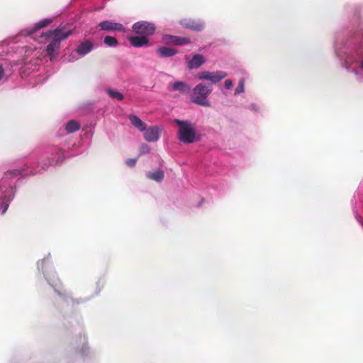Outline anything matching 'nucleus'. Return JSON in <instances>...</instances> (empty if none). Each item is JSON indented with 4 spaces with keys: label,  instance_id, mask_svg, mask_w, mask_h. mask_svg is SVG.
<instances>
[{
    "label": "nucleus",
    "instance_id": "f257e3e1",
    "mask_svg": "<svg viewBox=\"0 0 363 363\" xmlns=\"http://www.w3.org/2000/svg\"><path fill=\"white\" fill-rule=\"evenodd\" d=\"M52 22V18L42 19L37 22L33 28L22 32V35L37 40L39 44L45 45L44 51L50 57L51 60L57 55L61 41L72 33V30L65 26L49 30L47 33L40 31L41 28L48 26Z\"/></svg>",
    "mask_w": 363,
    "mask_h": 363
},
{
    "label": "nucleus",
    "instance_id": "f03ea898",
    "mask_svg": "<svg viewBox=\"0 0 363 363\" xmlns=\"http://www.w3.org/2000/svg\"><path fill=\"white\" fill-rule=\"evenodd\" d=\"M340 64L346 71L352 74L355 79L363 82V47L355 45L335 50Z\"/></svg>",
    "mask_w": 363,
    "mask_h": 363
},
{
    "label": "nucleus",
    "instance_id": "7ed1b4c3",
    "mask_svg": "<svg viewBox=\"0 0 363 363\" xmlns=\"http://www.w3.org/2000/svg\"><path fill=\"white\" fill-rule=\"evenodd\" d=\"M40 172L41 170L33 168L31 164H26L23 168L21 169H13L8 171L5 177L1 180L0 182V200L3 201V203L1 207V215L6 212L9 206V203L13 200L14 197V191L13 188L14 182L10 179H11L13 177H25Z\"/></svg>",
    "mask_w": 363,
    "mask_h": 363
},
{
    "label": "nucleus",
    "instance_id": "20e7f679",
    "mask_svg": "<svg viewBox=\"0 0 363 363\" xmlns=\"http://www.w3.org/2000/svg\"><path fill=\"white\" fill-rule=\"evenodd\" d=\"M178 126V138L184 143L190 144L200 140L194 125L189 121L175 119Z\"/></svg>",
    "mask_w": 363,
    "mask_h": 363
},
{
    "label": "nucleus",
    "instance_id": "39448f33",
    "mask_svg": "<svg viewBox=\"0 0 363 363\" xmlns=\"http://www.w3.org/2000/svg\"><path fill=\"white\" fill-rule=\"evenodd\" d=\"M212 90L213 88L210 84H198L192 90L191 101L200 106H209L210 103L207 98Z\"/></svg>",
    "mask_w": 363,
    "mask_h": 363
},
{
    "label": "nucleus",
    "instance_id": "423d86ee",
    "mask_svg": "<svg viewBox=\"0 0 363 363\" xmlns=\"http://www.w3.org/2000/svg\"><path fill=\"white\" fill-rule=\"evenodd\" d=\"M93 48V43L89 40H85L79 43L76 49L71 52L68 57V60L70 62L76 61L89 53Z\"/></svg>",
    "mask_w": 363,
    "mask_h": 363
},
{
    "label": "nucleus",
    "instance_id": "0eeeda50",
    "mask_svg": "<svg viewBox=\"0 0 363 363\" xmlns=\"http://www.w3.org/2000/svg\"><path fill=\"white\" fill-rule=\"evenodd\" d=\"M65 158L64 151L57 147H51L47 152V159L48 160V164H44L42 166V170H46L49 166L55 165L61 162Z\"/></svg>",
    "mask_w": 363,
    "mask_h": 363
},
{
    "label": "nucleus",
    "instance_id": "6e6552de",
    "mask_svg": "<svg viewBox=\"0 0 363 363\" xmlns=\"http://www.w3.org/2000/svg\"><path fill=\"white\" fill-rule=\"evenodd\" d=\"M228 74L225 71H203L197 74V79L210 82L211 84H216L225 79Z\"/></svg>",
    "mask_w": 363,
    "mask_h": 363
},
{
    "label": "nucleus",
    "instance_id": "1a4fd4ad",
    "mask_svg": "<svg viewBox=\"0 0 363 363\" xmlns=\"http://www.w3.org/2000/svg\"><path fill=\"white\" fill-rule=\"evenodd\" d=\"M133 30L137 35H146L147 37H149L154 33L155 27L154 24L151 23L147 21H139L133 24Z\"/></svg>",
    "mask_w": 363,
    "mask_h": 363
},
{
    "label": "nucleus",
    "instance_id": "9d476101",
    "mask_svg": "<svg viewBox=\"0 0 363 363\" xmlns=\"http://www.w3.org/2000/svg\"><path fill=\"white\" fill-rule=\"evenodd\" d=\"M99 26L101 30L107 31V32L115 31V30L120 31V32L125 31V28L122 24L115 23L113 21H102L99 24Z\"/></svg>",
    "mask_w": 363,
    "mask_h": 363
},
{
    "label": "nucleus",
    "instance_id": "9b49d317",
    "mask_svg": "<svg viewBox=\"0 0 363 363\" xmlns=\"http://www.w3.org/2000/svg\"><path fill=\"white\" fill-rule=\"evenodd\" d=\"M181 25L186 28L196 31L202 30L204 28V23L199 20L184 19L181 21Z\"/></svg>",
    "mask_w": 363,
    "mask_h": 363
},
{
    "label": "nucleus",
    "instance_id": "f8f14e48",
    "mask_svg": "<svg viewBox=\"0 0 363 363\" xmlns=\"http://www.w3.org/2000/svg\"><path fill=\"white\" fill-rule=\"evenodd\" d=\"M144 132V138L149 143L156 142L160 136V129L157 126H153L148 129H145Z\"/></svg>",
    "mask_w": 363,
    "mask_h": 363
},
{
    "label": "nucleus",
    "instance_id": "ddd939ff",
    "mask_svg": "<svg viewBox=\"0 0 363 363\" xmlns=\"http://www.w3.org/2000/svg\"><path fill=\"white\" fill-rule=\"evenodd\" d=\"M12 72V67L9 63L0 64V84L6 82Z\"/></svg>",
    "mask_w": 363,
    "mask_h": 363
},
{
    "label": "nucleus",
    "instance_id": "4468645a",
    "mask_svg": "<svg viewBox=\"0 0 363 363\" xmlns=\"http://www.w3.org/2000/svg\"><path fill=\"white\" fill-rule=\"evenodd\" d=\"M206 62V58L200 54L194 55L188 62L187 67L190 69H197Z\"/></svg>",
    "mask_w": 363,
    "mask_h": 363
},
{
    "label": "nucleus",
    "instance_id": "2eb2a0df",
    "mask_svg": "<svg viewBox=\"0 0 363 363\" xmlns=\"http://www.w3.org/2000/svg\"><path fill=\"white\" fill-rule=\"evenodd\" d=\"M190 89L189 86L183 82H175L168 85V90L170 91H177L180 93H187Z\"/></svg>",
    "mask_w": 363,
    "mask_h": 363
},
{
    "label": "nucleus",
    "instance_id": "dca6fc26",
    "mask_svg": "<svg viewBox=\"0 0 363 363\" xmlns=\"http://www.w3.org/2000/svg\"><path fill=\"white\" fill-rule=\"evenodd\" d=\"M129 41L133 46L140 48L147 44L148 37L140 35L138 36H132L129 38Z\"/></svg>",
    "mask_w": 363,
    "mask_h": 363
},
{
    "label": "nucleus",
    "instance_id": "f3484780",
    "mask_svg": "<svg viewBox=\"0 0 363 363\" xmlns=\"http://www.w3.org/2000/svg\"><path fill=\"white\" fill-rule=\"evenodd\" d=\"M129 120L131 124L138 129L140 131L143 132L146 129V125L144 122H143L137 116L135 115H130Z\"/></svg>",
    "mask_w": 363,
    "mask_h": 363
},
{
    "label": "nucleus",
    "instance_id": "a211bd4d",
    "mask_svg": "<svg viewBox=\"0 0 363 363\" xmlns=\"http://www.w3.org/2000/svg\"><path fill=\"white\" fill-rule=\"evenodd\" d=\"M157 52L161 57H169L174 55L177 52L173 48L161 47L157 50Z\"/></svg>",
    "mask_w": 363,
    "mask_h": 363
},
{
    "label": "nucleus",
    "instance_id": "6ab92c4d",
    "mask_svg": "<svg viewBox=\"0 0 363 363\" xmlns=\"http://www.w3.org/2000/svg\"><path fill=\"white\" fill-rule=\"evenodd\" d=\"M147 177L150 179L160 182L164 179V172L160 169L149 172L147 174Z\"/></svg>",
    "mask_w": 363,
    "mask_h": 363
},
{
    "label": "nucleus",
    "instance_id": "aec40b11",
    "mask_svg": "<svg viewBox=\"0 0 363 363\" xmlns=\"http://www.w3.org/2000/svg\"><path fill=\"white\" fill-rule=\"evenodd\" d=\"M80 128V124L75 120H71L65 125V130L68 133H72Z\"/></svg>",
    "mask_w": 363,
    "mask_h": 363
},
{
    "label": "nucleus",
    "instance_id": "412c9836",
    "mask_svg": "<svg viewBox=\"0 0 363 363\" xmlns=\"http://www.w3.org/2000/svg\"><path fill=\"white\" fill-rule=\"evenodd\" d=\"M106 92L111 99H115L121 101L124 98L123 95L116 89H108L106 90Z\"/></svg>",
    "mask_w": 363,
    "mask_h": 363
},
{
    "label": "nucleus",
    "instance_id": "4be33fe9",
    "mask_svg": "<svg viewBox=\"0 0 363 363\" xmlns=\"http://www.w3.org/2000/svg\"><path fill=\"white\" fill-rule=\"evenodd\" d=\"M190 43V40L187 38H182L175 36L173 41H170V44L174 45H183Z\"/></svg>",
    "mask_w": 363,
    "mask_h": 363
},
{
    "label": "nucleus",
    "instance_id": "5701e85b",
    "mask_svg": "<svg viewBox=\"0 0 363 363\" xmlns=\"http://www.w3.org/2000/svg\"><path fill=\"white\" fill-rule=\"evenodd\" d=\"M104 42L108 47H116L118 45L117 40L112 36H106Z\"/></svg>",
    "mask_w": 363,
    "mask_h": 363
},
{
    "label": "nucleus",
    "instance_id": "b1692460",
    "mask_svg": "<svg viewBox=\"0 0 363 363\" xmlns=\"http://www.w3.org/2000/svg\"><path fill=\"white\" fill-rule=\"evenodd\" d=\"M245 91V80L240 79L238 86L235 89V94H240Z\"/></svg>",
    "mask_w": 363,
    "mask_h": 363
},
{
    "label": "nucleus",
    "instance_id": "393cba45",
    "mask_svg": "<svg viewBox=\"0 0 363 363\" xmlns=\"http://www.w3.org/2000/svg\"><path fill=\"white\" fill-rule=\"evenodd\" d=\"M247 108L254 113H260L262 111L261 106L258 104H256V103L250 104L248 106Z\"/></svg>",
    "mask_w": 363,
    "mask_h": 363
},
{
    "label": "nucleus",
    "instance_id": "a878e982",
    "mask_svg": "<svg viewBox=\"0 0 363 363\" xmlns=\"http://www.w3.org/2000/svg\"><path fill=\"white\" fill-rule=\"evenodd\" d=\"M174 38H175V36L170 35H164L162 37L163 41L167 44H170V41H173Z\"/></svg>",
    "mask_w": 363,
    "mask_h": 363
},
{
    "label": "nucleus",
    "instance_id": "bb28decb",
    "mask_svg": "<svg viewBox=\"0 0 363 363\" xmlns=\"http://www.w3.org/2000/svg\"><path fill=\"white\" fill-rule=\"evenodd\" d=\"M136 162H137L136 158H130V159H128L125 160V164L127 166H128L130 167H135Z\"/></svg>",
    "mask_w": 363,
    "mask_h": 363
},
{
    "label": "nucleus",
    "instance_id": "cd10ccee",
    "mask_svg": "<svg viewBox=\"0 0 363 363\" xmlns=\"http://www.w3.org/2000/svg\"><path fill=\"white\" fill-rule=\"evenodd\" d=\"M150 152V147L147 145H143L140 147V155L147 154Z\"/></svg>",
    "mask_w": 363,
    "mask_h": 363
},
{
    "label": "nucleus",
    "instance_id": "c85d7f7f",
    "mask_svg": "<svg viewBox=\"0 0 363 363\" xmlns=\"http://www.w3.org/2000/svg\"><path fill=\"white\" fill-rule=\"evenodd\" d=\"M233 86V81L231 79H226L224 82V87L225 89H230Z\"/></svg>",
    "mask_w": 363,
    "mask_h": 363
},
{
    "label": "nucleus",
    "instance_id": "c756f323",
    "mask_svg": "<svg viewBox=\"0 0 363 363\" xmlns=\"http://www.w3.org/2000/svg\"><path fill=\"white\" fill-rule=\"evenodd\" d=\"M354 214H355V217L357 219V220L362 224L363 225V218L357 214V212H354Z\"/></svg>",
    "mask_w": 363,
    "mask_h": 363
},
{
    "label": "nucleus",
    "instance_id": "7c9ffc66",
    "mask_svg": "<svg viewBox=\"0 0 363 363\" xmlns=\"http://www.w3.org/2000/svg\"><path fill=\"white\" fill-rule=\"evenodd\" d=\"M44 261L42 260L40 262H38V268L40 269H43V264Z\"/></svg>",
    "mask_w": 363,
    "mask_h": 363
},
{
    "label": "nucleus",
    "instance_id": "2f4dec72",
    "mask_svg": "<svg viewBox=\"0 0 363 363\" xmlns=\"http://www.w3.org/2000/svg\"><path fill=\"white\" fill-rule=\"evenodd\" d=\"M47 279H48V281L50 282V284H52L53 286V287H55V289H56V287L57 286V284L55 283V281L53 283H51L50 279L48 277H47Z\"/></svg>",
    "mask_w": 363,
    "mask_h": 363
}]
</instances>
